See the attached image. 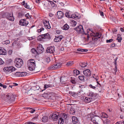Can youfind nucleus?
Wrapping results in <instances>:
<instances>
[{
	"mask_svg": "<svg viewBox=\"0 0 124 124\" xmlns=\"http://www.w3.org/2000/svg\"><path fill=\"white\" fill-rule=\"evenodd\" d=\"M0 86L4 88H6L7 87V86L3 85L2 84L0 83Z\"/></svg>",
	"mask_w": 124,
	"mask_h": 124,
	"instance_id": "nucleus-53",
	"label": "nucleus"
},
{
	"mask_svg": "<svg viewBox=\"0 0 124 124\" xmlns=\"http://www.w3.org/2000/svg\"><path fill=\"white\" fill-rule=\"evenodd\" d=\"M21 4L24 6L26 8L28 9H31V8L30 7V6L28 5L27 3H25V1H23L21 3Z\"/></svg>",
	"mask_w": 124,
	"mask_h": 124,
	"instance_id": "nucleus-21",
	"label": "nucleus"
},
{
	"mask_svg": "<svg viewBox=\"0 0 124 124\" xmlns=\"http://www.w3.org/2000/svg\"><path fill=\"white\" fill-rule=\"evenodd\" d=\"M64 120H63L60 117L58 121V124H63L64 122Z\"/></svg>",
	"mask_w": 124,
	"mask_h": 124,
	"instance_id": "nucleus-43",
	"label": "nucleus"
},
{
	"mask_svg": "<svg viewBox=\"0 0 124 124\" xmlns=\"http://www.w3.org/2000/svg\"><path fill=\"white\" fill-rule=\"evenodd\" d=\"M115 124H124V121L122 120L118 121L116 122Z\"/></svg>",
	"mask_w": 124,
	"mask_h": 124,
	"instance_id": "nucleus-48",
	"label": "nucleus"
},
{
	"mask_svg": "<svg viewBox=\"0 0 124 124\" xmlns=\"http://www.w3.org/2000/svg\"><path fill=\"white\" fill-rule=\"evenodd\" d=\"M15 70V68L12 66L9 67H5L3 69L4 71L8 74H9L12 72L14 71Z\"/></svg>",
	"mask_w": 124,
	"mask_h": 124,
	"instance_id": "nucleus-6",
	"label": "nucleus"
},
{
	"mask_svg": "<svg viewBox=\"0 0 124 124\" xmlns=\"http://www.w3.org/2000/svg\"><path fill=\"white\" fill-rule=\"evenodd\" d=\"M85 77L83 75H81L79 76H78V78L79 80H84Z\"/></svg>",
	"mask_w": 124,
	"mask_h": 124,
	"instance_id": "nucleus-39",
	"label": "nucleus"
},
{
	"mask_svg": "<svg viewBox=\"0 0 124 124\" xmlns=\"http://www.w3.org/2000/svg\"><path fill=\"white\" fill-rule=\"evenodd\" d=\"M79 88H85V86L83 85H81L79 86Z\"/></svg>",
	"mask_w": 124,
	"mask_h": 124,
	"instance_id": "nucleus-63",
	"label": "nucleus"
},
{
	"mask_svg": "<svg viewBox=\"0 0 124 124\" xmlns=\"http://www.w3.org/2000/svg\"><path fill=\"white\" fill-rule=\"evenodd\" d=\"M72 121L74 124H76L78 122V118L75 116H73L72 117Z\"/></svg>",
	"mask_w": 124,
	"mask_h": 124,
	"instance_id": "nucleus-27",
	"label": "nucleus"
},
{
	"mask_svg": "<svg viewBox=\"0 0 124 124\" xmlns=\"http://www.w3.org/2000/svg\"><path fill=\"white\" fill-rule=\"evenodd\" d=\"M1 97L4 100L8 102H11L14 99V95L11 94L9 93L6 95L3 94Z\"/></svg>",
	"mask_w": 124,
	"mask_h": 124,
	"instance_id": "nucleus-4",
	"label": "nucleus"
},
{
	"mask_svg": "<svg viewBox=\"0 0 124 124\" xmlns=\"http://www.w3.org/2000/svg\"><path fill=\"white\" fill-rule=\"evenodd\" d=\"M27 74V73L26 72H21V77H23L25 76Z\"/></svg>",
	"mask_w": 124,
	"mask_h": 124,
	"instance_id": "nucleus-47",
	"label": "nucleus"
},
{
	"mask_svg": "<svg viewBox=\"0 0 124 124\" xmlns=\"http://www.w3.org/2000/svg\"><path fill=\"white\" fill-rule=\"evenodd\" d=\"M74 72L76 73V75H78L80 73V71L78 70H76L75 71L74 70Z\"/></svg>",
	"mask_w": 124,
	"mask_h": 124,
	"instance_id": "nucleus-56",
	"label": "nucleus"
},
{
	"mask_svg": "<svg viewBox=\"0 0 124 124\" xmlns=\"http://www.w3.org/2000/svg\"><path fill=\"white\" fill-rule=\"evenodd\" d=\"M42 34L39 36L37 38V40L40 41H42L44 39Z\"/></svg>",
	"mask_w": 124,
	"mask_h": 124,
	"instance_id": "nucleus-35",
	"label": "nucleus"
},
{
	"mask_svg": "<svg viewBox=\"0 0 124 124\" xmlns=\"http://www.w3.org/2000/svg\"><path fill=\"white\" fill-rule=\"evenodd\" d=\"M57 17L58 19L62 18L63 16V14L62 12L61 11H59L57 13Z\"/></svg>",
	"mask_w": 124,
	"mask_h": 124,
	"instance_id": "nucleus-20",
	"label": "nucleus"
},
{
	"mask_svg": "<svg viewBox=\"0 0 124 124\" xmlns=\"http://www.w3.org/2000/svg\"><path fill=\"white\" fill-rule=\"evenodd\" d=\"M70 23L72 26H75L77 24V22L73 20H71Z\"/></svg>",
	"mask_w": 124,
	"mask_h": 124,
	"instance_id": "nucleus-36",
	"label": "nucleus"
},
{
	"mask_svg": "<svg viewBox=\"0 0 124 124\" xmlns=\"http://www.w3.org/2000/svg\"><path fill=\"white\" fill-rule=\"evenodd\" d=\"M4 63V62L0 58V65H2Z\"/></svg>",
	"mask_w": 124,
	"mask_h": 124,
	"instance_id": "nucleus-58",
	"label": "nucleus"
},
{
	"mask_svg": "<svg viewBox=\"0 0 124 124\" xmlns=\"http://www.w3.org/2000/svg\"><path fill=\"white\" fill-rule=\"evenodd\" d=\"M120 107L122 108L123 109H124V102H123L121 103L120 104Z\"/></svg>",
	"mask_w": 124,
	"mask_h": 124,
	"instance_id": "nucleus-52",
	"label": "nucleus"
},
{
	"mask_svg": "<svg viewBox=\"0 0 124 124\" xmlns=\"http://www.w3.org/2000/svg\"><path fill=\"white\" fill-rule=\"evenodd\" d=\"M28 24V22L25 19H21L19 22V24L22 26H26Z\"/></svg>",
	"mask_w": 124,
	"mask_h": 124,
	"instance_id": "nucleus-15",
	"label": "nucleus"
},
{
	"mask_svg": "<svg viewBox=\"0 0 124 124\" xmlns=\"http://www.w3.org/2000/svg\"><path fill=\"white\" fill-rule=\"evenodd\" d=\"M77 51H78L86 52L87 51V50L86 49H83L80 48H78L77 49Z\"/></svg>",
	"mask_w": 124,
	"mask_h": 124,
	"instance_id": "nucleus-44",
	"label": "nucleus"
},
{
	"mask_svg": "<svg viewBox=\"0 0 124 124\" xmlns=\"http://www.w3.org/2000/svg\"><path fill=\"white\" fill-rule=\"evenodd\" d=\"M46 61L47 62H49L50 61V58L49 57H48L46 59Z\"/></svg>",
	"mask_w": 124,
	"mask_h": 124,
	"instance_id": "nucleus-61",
	"label": "nucleus"
},
{
	"mask_svg": "<svg viewBox=\"0 0 124 124\" xmlns=\"http://www.w3.org/2000/svg\"><path fill=\"white\" fill-rule=\"evenodd\" d=\"M3 44H5L6 45L9 44L10 43V41L9 40H7L3 42Z\"/></svg>",
	"mask_w": 124,
	"mask_h": 124,
	"instance_id": "nucleus-54",
	"label": "nucleus"
},
{
	"mask_svg": "<svg viewBox=\"0 0 124 124\" xmlns=\"http://www.w3.org/2000/svg\"><path fill=\"white\" fill-rule=\"evenodd\" d=\"M61 66V63H58L54 64L50 67V68L53 70H55L60 68Z\"/></svg>",
	"mask_w": 124,
	"mask_h": 124,
	"instance_id": "nucleus-11",
	"label": "nucleus"
},
{
	"mask_svg": "<svg viewBox=\"0 0 124 124\" xmlns=\"http://www.w3.org/2000/svg\"><path fill=\"white\" fill-rule=\"evenodd\" d=\"M79 64L80 66L82 68L85 67L87 65V63L86 62H81Z\"/></svg>",
	"mask_w": 124,
	"mask_h": 124,
	"instance_id": "nucleus-29",
	"label": "nucleus"
},
{
	"mask_svg": "<svg viewBox=\"0 0 124 124\" xmlns=\"http://www.w3.org/2000/svg\"><path fill=\"white\" fill-rule=\"evenodd\" d=\"M63 38V36L62 35L57 36H55L54 39V41L55 42H58L61 41Z\"/></svg>",
	"mask_w": 124,
	"mask_h": 124,
	"instance_id": "nucleus-18",
	"label": "nucleus"
},
{
	"mask_svg": "<svg viewBox=\"0 0 124 124\" xmlns=\"http://www.w3.org/2000/svg\"><path fill=\"white\" fill-rule=\"evenodd\" d=\"M44 50V48L43 47L42 45L40 44H39L37 47L38 54L42 53L43 52Z\"/></svg>",
	"mask_w": 124,
	"mask_h": 124,
	"instance_id": "nucleus-14",
	"label": "nucleus"
},
{
	"mask_svg": "<svg viewBox=\"0 0 124 124\" xmlns=\"http://www.w3.org/2000/svg\"><path fill=\"white\" fill-rule=\"evenodd\" d=\"M59 115V114L58 112H54L50 115L49 116L50 118L54 121H56L58 118Z\"/></svg>",
	"mask_w": 124,
	"mask_h": 124,
	"instance_id": "nucleus-7",
	"label": "nucleus"
},
{
	"mask_svg": "<svg viewBox=\"0 0 124 124\" xmlns=\"http://www.w3.org/2000/svg\"><path fill=\"white\" fill-rule=\"evenodd\" d=\"M83 73L84 75L86 77L90 76L91 74V72L89 69H87L83 71Z\"/></svg>",
	"mask_w": 124,
	"mask_h": 124,
	"instance_id": "nucleus-13",
	"label": "nucleus"
},
{
	"mask_svg": "<svg viewBox=\"0 0 124 124\" xmlns=\"http://www.w3.org/2000/svg\"><path fill=\"white\" fill-rule=\"evenodd\" d=\"M54 46H51L48 47L46 49V52L47 53H53L54 51Z\"/></svg>",
	"mask_w": 124,
	"mask_h": 124,
	"instance_id": "nucleus-16",
	"label": "nucleus"
},
{
	"mask_svg": "<svg viewBox=\"0 0 124 124\" xmlns=\"http://www.w3.org/2000/svg\"><path fill=\"white\" fill-rule=\"evenodd\" d=\"M65 16L66 17L68 18H71V15L69 12H67L65 14Z\"/></svg>",
	"mask_w": 124,
	"mask_h": 124,
	"instance_id": "nucleus-45",
	"label": "nucleus"
},
{
	"mask_svg": "<svg viewBox=\"0 0 124 124\" xmlns=\"http://www.w3.org/2000/svg\"><path fill=\"white\" fill-rule=\"evenodd\" d=\"M69 28V26L67 24H66L63 26L62 28V29L65 30H67Z\"/></svg>",
	"mask_w": 124,
	"mask_h": 124,
	"instance_id": "nucleus-32",
	"label": "nucleus"
},
{
	"mask_svg": "<svg viewBox=\"0 0 124 124\" xmlns=\"http://www.w3.org/2000/svg\"><path fill=\"white\" fill-rule=\"evenodd\" d=\"M15 75L17 77L21 76V72H16L15 73Z\"/></svg>",
	"mask_w": 124,
	"mask_h": 124,
	"instance_id": "nucleus-50",
	"label": "nucleus"
},
{
	"mask_svg": "<svg viewBox=\"0 0 124 124\" xmlns=\"http://www.w3.org/2000/svg\"><path fill=\"white\" fill-rule=\"evenodd\" d=\"M113 40L112 39H110L109 40H106V42L107 43H110Z\"/></svg>",
	"mask_w": 124,
	"mask_h": 124,
	"instance_id": "nucleus-59",
	"label": "nucleus"
},
{
	"mask_svg": "<svg viewBox=\"0 0 124 124\" xmlns=\"http://www.w3.org/2000/svg\"><path fill=\"white\" fill-rule=\"evenodd\" d=\"M31 52L32 53L36 55L37 54H38V51H37L36 50L33 48L31 49Z\"/></svg>",
	"mask_w": 124,
	"mask_h": 124,
	"instance_id": "nucleus-37",
	"label": "nucleus"
},
{
	"mask_svg": "<svg viewBox=\"0 0 124 124\" xmlns=\"http://www.w3.org/2000/svg\"><path fill=\"white\" fill-rule=\"evenodd\" d=\"M25 16L27 19H30L31 18V16L29 15V13H27L25 15Z\"/></svg>",
	"mask_w": 124,
	"mask_h": 124,
	"instance_id": "nucleus-49",
	"label": "nucleus"
},
{
	"mask_svg": "<svg viewBox=\"0 0 124 124\" xmlns=\"http://www.w3.org/2000/svg\"><path fill=\"white\" fill-rule=\"evenodd\" d=\"M87 35L85 34L83 35L82 37V39L84 40V41H86L88 40L89 35L91 36H93V37L92 38L93 40L95 41L97 40L98 39L101 37V35L99 33H95L90 29L87 30Z\"/></svg>",
	"mask_w": 124,
	"mask_h": 124,
	"instance_id": "nucleus-1",
	"label": "nucleus"
},
{
	"mask_svg": "<svg viewBox=\"0 0 124 124\" xmlns=\"http://www.w3.org/2000/svg\"><path fill=\"white\" fill-rule=\"evenodd\" d=\"M100 116L102 118H107L108 116L106 113L104 112L101 113L100 114Z\"/></svg>",
	"mask_w": 124,
	"mask_h": 124,
	"instance_id": "nucleus-30",
	"label": "nucleus"
},
{
	"mask_svg": "<svg viewBox=\"0 0 124 124\" xmlns=\"http://www.w3.org/2000/svg\"><path fill=\"white\" fill-rule=\"evenodd\" d=\"M71 18H74L77 19L78 18V14H74L71 15Z\"/></svg>",
	"mask_w": 124,
	"mask_h": 124,
	"instance_id": "nucleus-34",
	"label": "nucleus"
},
{
	"mask_svg": "<svg viewBox=\"0 0 124 124\" xmlns=\"http://www.w3.org/2000/svg\"><path fill=\"white\" fill-rule=\"evenodd\" d=\"M99 11L100 12V15L102 16H104V13L103 12L100 10H99Z\"/></svg>",
	"mask_w": 124,
	"mask_h": 124,
	"instance_id": "nucleus-60",
	"label": "nucleus"
},
{
	"mask_svg": "<svg viewBox=\"0 0 124 124\" xmlns=\"http://www.w3.org/2000/svg\"><path fill=\"white\" fill-rule=\"evenodd\" d=\"M103 122L104 123V124H109L110 122V121L109 119H106L104 121H103Z\"/></svg>",
	"mask_w": 124,
	"mask_h": 124,
	"instance_id": "nucleus-38",
	"label": "nucleus"
},
{
	"mask_svg": "<svg viewBox=\"0 0 124 124\" xmlns=\"http://www.w3.org/2000/svg\"><path fill=\"white\" fill-rule=\"evenodd\" d=\"M43 6L44 8L46 9H50L51 8L50 5V4L49 2L47 0L46 1H43Z\"/></svg>",
	"mask_w": 124,
	"mask_h": 124,
	"instance_id": "nucleus-12",
	"label": "nucleus"
},
{
	"mask_svg": "<svg viewBox=\"0 0 124 124\" xmlns=\"http://www.w3.org/2000/svg\"><path fill=\"white\" fill-rule=\"evenodd\" d=\"M97 82V84L96 85V88L95 89L96 90H97L99 92H100L101 91V85L98 81Z\"/></svg>",
	"mask_w": 124,
	"mask_h": 124,
	"instance_id": "nucleus-22",
	"label": "nucleus"
},
{
	"mask_svg": "<svg viewBox=\"0 0 124 124\" xmlns=\"http://www.w3.org/2000/svg\"><path fill=\"white\" fill-rule=\"evenodd\" d=\"M31 109V110L30 111V112L31 113H33L35 111V110L32 109V108Z\"/></svg>",
	"mask_w": 124,
	"mask_h": 124,
	"instance_id": "nucleus-62",
	"label": "nucleus"
},
{
	"mask_svg": "<svg viewBox=\"0 0 124 124\" xmlns=\"http://www.w3.org/2000/svg\"><path fill=\"white\" fill-rule=\"evenodd\" d=\"M56 32L57 34H59L60 33L61 31L60 30H57L56 31Z\"/></svg>",
	"mask_w": 124,
	"mask_h": 124,
	"instance_id": "nucleus-64",
	"label": "nucleus"
},
{
	"mask_svg": "<svg viewBox=\"0 0 124 124\" xmlns=\"http://www.w3.org/2000/svg\"><path fill=\"white\" fill-rule=\"evenodd\" d=\"M5 16L6 18L9 20L11 21H14V18L13 16V14L6 13L5 14Z\"/></svg>",
	"mask_w": 124,
	"mask_h": 124,
	"instance_id": "nucleus-9",
	"label": "nucleus"
},
{
	"mask_svg": "<svg viewBox=\"0 0 124 124\" xmlns=\"http://www.w3.org/2000/svg\"><path fill=\"white\" fill-rule=\"evenodd\" d=\"M122 39V38L121 37V35L120 34H117L116 40H117L118 42H120Z\"/></svg>",
	"mask_w": 124,
	"mask_h": 124,
	"instance_id": "nucleus-31",
	"label": "nucleus"
},
{
	"mask_svg": "<svg viewBox=\"0 0 124 124\" xmlns=\"http://www.w3.org/2000/svg\"><path fill=\"white\" fill-rule=\"evenodd\" d=\"M81 91H79L78 92H69V94L72 97L75 98H77L78 97H80L81 94H80Z\"/></svg>",
	"mask_w": 124,
	"mask_h": 124,
	"instance_id": "nucleus-8",
	"label": "nucleus"
},
{
	"mask_svg": "<svg viewBox=\"0 0 124 124\" xmlns=\"http://www.w3.org/2000/svg\"><path fill=\"white\" fill-rule=\"evenodd\" d=\"M93 100V98L87 97H86L84 100V101L85 102L87 103L91 102Z\"/></svg>",
	"mask_w": 124,
	"mask_h": 124,
	"instance_id": "nucleus-25",
	"label": "nucleus"
},
{
	"mask_svg": "<svg viewBox=\"0 0 124 124\" xmlns=\"http://www.w3.org/2000/svg\"><path fill=\"white\" fill-rule=\"evenodd\" d=\"M27 65L30 70H34L36 66L35 60L33 59L28 60L27 62Z\"/></svg>",
	"mask_w": 124,
	"mask_h": 124,
	"instance_id": "nucleus-3",
	"label": "nucleus"
},
{
	"mask_svg": "<svg viewBox=\"0 0 124 124\" xmlns=\"http://www.w3.org/2000/svg\"><path fill=\"white\" fill-rule=\"evenodd\" d=\"M42 120L44 123L47 122V116H44L43 117Z\"/></svg>",
	"mask_w": 124,
	"mask_h": 124,
	"instance_id": "nucleus-41",
	"label": "nucleus"
},
{
	"mask_svg": "<svg viewBox=\"0 0 124 124\" xmlns=\"http://www.w3.org/2000/svg\"><path fill=\"white\" fill-rule=\"evenodd\" d=\"M43 37V39H49L50 38V36L49 34L48 33H46L44 34H42Z\"/></svg>",
	"mask_w": 124,
	"mask_h": 124,
	"instance_id": "nucleus-28",
	"label": "nucleus"
},
{
	"mask_svg": "<svg viewBox=\"0 0 124 124\" xmlns=\"http://www.w3.org/2000/svg\"><path fill=\"white\" fill-rule=\"evenodd\" d=\"M89 86L92 88L94 89H95L96 88V86H93L91 84L90 85H89Z\"/></svg>",
	"mask_w": 124,
	"mask_h": 124,
	"instance_id": "nucleus-55",
	"label": "nucleus"
},
{
	"mask_svg": "<svg viewBox=\"0 0 124 124\" xmlns=\"http://www.w3.org/2000/svg\"><path fill=\"white\" fill-rule=\"evenodd\" d=\"M14 62L16 66L18 68H20L23 64V60L18 58H17L15 59Z\"/></svg>",
	"mask_w": 124,
	"mask_h": 124,
	"instance_id": "nucleus-5",
	"label": "nucleus"
},
{
	"mask_svg": "<svg viewBox=\"0 0 124 124\" xmlns=\"http://www.w3.org/2000/svg\"><path fill=\"white\" fill-rule=\"evenodd\" d=\"M25 124H36L35 123L31 121L27 122L25 123Z\"/></svg>",
	"mask_w": 124,
	"mask_h": 124,
	"instance_id": "nucleus-57",
	"label": "nucleus"
},
{
	"mask_svg": "<svg viewBox=\"0 0 124 124\" xmlns=\"http://www.w3.org/2000/svg\"><path fill=\"white\" fill-rule=\"evenodd\" d=\"M6 50L2 47H0V54L5 55L6 54Z\"/></svg>",
	"mask_w": 124,
	"mask_h": 124,
	"instance_id": "nucleus-23",
	"label": "nucleus"
},
{
	"mask_svg": "<svg viewBox=\"0 0 124 124\" xmlns=\"http://www.w3.org/2000/svg\"><path fill=\"white\" fill-rule=\"evenodd\" d=\"M47 1H48V2H49L50 4V5L51 6V8H54L56 7V4H55L53 2L48 0H47Z\"/></svg>",
	"mask_w": 124,
	"mask_h": 124,
	"instance_id": "nucleus-24",
	"label": "nucleus"
},
{
	"mask_svg": "<svg viewBox=\"0 0 124 124\" xmlns=\"http://www.w3.org/2000/svg\"><path fill=\"white\" fill-rule=\"evenodd\" d=\"M75 112V110L73 108H71L70 111V113L71 114H74Z\"/></svg>",
	"mask_w": 124,
	"mask_h": 124,
	"instance_id": "nucleus-42",
	"label": "nucleus"
},
{
	"mask_svg": "<svg viewBox=\"0 0 124 124\" xmlns=\"http://www.w3.org/2000/svg\"><path fill=\"white\" fill-rule=\"evenodd\" d=\"M75 30L78 33H81L82 34L84 33V30L82 26L80 25L74 28Z\"/></svg>",
	"mask_w": 124,
	"mask_h": 124,
	"instance_id": "nucleus-10",
	"label": "nucleus"
},
{
	"mask_svg": "<svg viewBox=\"0 0 124 124\" xmlns=\"http://www.w3.org/2000/svg\"><path fill=\"white\" fill-rule=\"evenodd\" d=\"M87 119L93 122L94 124H102L103 121L99 117L90 113L87 115Z\"/></svg>",
	"mask_w": 124,
	"mask_h": 124,
	"instance_id": "nucleus-2",
	"label": "nucleus"
},
{
	"mask_svg": "<svg viewBox=\"0 0 124 124\" xmlns=\"http://www.w3.org/2000/svg\"><path fill=\"white\" fill-rule=\"evenodd\" d=\"M51 86V85L50 84H45L44 85V89L43 90H45L47 88H49V87H50Z\"/></svg>",
	"mask_w": 124,
	"mask_h": 124,
	"instance_id": "nucleus-40",
	"label": "nucleus"
},
{
	"mask_svg": "<svg viewBox=\"0 0 124 124\" xmlns=\"http://www.w3.org/2000/svg\"><path fill=\"white\" fill-rule=\"evenodd\" d=\"M73 64L74 63L73 61H70L67 62L66 64L68 66H72Z\"/></svg>",
	"mask_w": 124,
	"mask_h": 124,
	"instance_id": "nucleus-33",
	"label": "nucleus"
},
{
	"mask_svg": "<svg viewBox=\"0 0 124 124\" xmlns=\"http://www.w3.org/2000/svg\"><path fill=\"white\" fill-rule=\"evenodd\" d=\"M60 116L61 118L64 120L67 118V115L65 113H62L61 114Z\"/></svg>",
	"mask_w": 124,
	"mask_h": 124,
	"instance_id": "nucleus-26",
	"label": "nucleus"
},
{
	"mask_svg": "<svg viewBox=\"0 0 124 124\" xmlns=\"http://www.w3.org/2000/svg\"><path fill=\"white\" fill-rule=\"evenodd\" d=\"M72 83L73 84H75L76 83L75 81V79L74 78H71V80H70Z\"/></svg>",
	"mask_w": 124,
	"mask_h": 124,
	"instance_id": "nucleus-46",
	"label": "nucleus"
},
{
	"mask_svg": "<svg viewBox=\"0 0 124 124\" xmlns=\"http://www.w3.org/2000/svg\"><path fill=\"white\" fill-rule=\"evenodd\" d=\"M44 29L43 28H41L40 29L37 30V31L38 32H40L44 30Z\"/></svg>",
	"mask_w": 124,
	"mask_h": 124,
	"instance_id": "nucleus-51",
	"label": "nucleus"
},
{
	"mask_svg": "<svg viewBox=\"0 0 124 124\" xmlns=\"http://www.w3.org/2000/svg\"><path fill=\"white\" fill-rule=\"evenodd\" d=\"M89 96L92 97L93 98V100H94L96 98V97L97 95V94L96 93H94L92 91H90L88 94Z\"/></svg>",
	"mask_w": 124,
	"mask_h": 124,
	"instance_id": "nucleus-19",
	"label": "nucleus"
},
{
	"mask_svg": "<svg viewBox=\"0 0 124 124\" xmlns=\"http://www.w3.org/2000/svg\"><path fill=\"white\" fill-rule=\"evenodd\" d=\"M43 23L45 28L46 29H49L51 28V26L49 24L48 21L46 20H44L43 22Z\"/></svg>",
	"mask_w": 124,
	"mask_h": 124,
	"instance_id": "nucleus-17",
	"label": "nucleus"
}]
</instances>
